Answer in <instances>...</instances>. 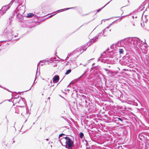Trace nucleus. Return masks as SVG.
Segmentation results:
<instances>
[{"instance_id": "f257e3e1", "label": "nucleus", "mask_w": 149, "mask_h": 149, "mask_svg": "<svg viewBox=\"0 0 149 149\" xmlns=\"http://www.w3.org/2000/svg\"><path fill=\"white\" fill-rule=\"evenodd\" d=\"M17 4H14V6L17 7L13 14V16L15 15V14L18 12V14L23 15L25 12V6L26 0H17Z\"/></svg>"}, {"instance_id": "f03ea898", "label": "nucleus", "mask_w": 149, "mask_h": 149, "mask_svg": "<svg viewBox=\"0 0 149 149\" xmlns=\"http://www.w3.org/2000/svg\"><path fill=\"white\" fill-rule=\"evenodd\" d=\"M106 51L104 52L101 55V56L97 59V61L107 64H112L116 63V61L118 60L116 57H106Z\"/></svg>"}, {"instance_id": "7ed1b4c3", "label": "nucleus", "mask_w": 149, "mask_h": 149, "mask_svg": "<svg viewBox=\"0 0 149 149\" xmlns=\"http://www.w3.org/2000/svg\"><path fill=\"white\" fill-rule=\"evenodd\" d=\"M130 85L129 84V86H127L125 87V99L124 100H123L122 102L125 103V105L126 106H127L129 109H130V108L128 107L129 105L130 104Z\"/></svg>"}, {"instance_id": "20e7f679", "label": "nucleus", "mask_w": 149, "mask_h": 149, "mask_svg": "<svg viewBox=\"0 0 149 149\" xmlns=\"http://www.w3.org/2000/svg\"><path fill=\"white\" fill-rule=\"evenodd\" d=\"M13 33V32L10 27L8 26L4 30L3 34L8 38V40L10 41L12 40L14 37L16 38L18 35V34H17V35H14Z\"/></svg>"}, {"instance_id": "39448f33", "label": "nucleus", "mask_w": 149, "mask_h": 149, "mask_svg": "<svg viewBox=\"0 0 149 149\" xmlns=\"http://www.w3.org/2000/svg\"><path fill=\"white\" fill-rule=\"evenodd\" d=\"M17 0H12L10 3L8 5L3 6L1 9H0V15H2L5 13L6 11L9 9L10 6L13 5L14 6V4L17 5Z\"/></svg>"}, {"instance_id": "423d86ee", "label": "nucleus", "mask_w": 149, "mask_h": 149, "mask_svg": "<svg viewBox=\"0 0 149 149\" xmlns=\"http://www.w3.org/2000/svg\"><path fill=\"white\" fill-rule=\"evenodd\" d=\"M122 65L127 66L130 67V56L129 54H126L123 57L122 60L120 61Z\"/></svg>"}, {"instance_id": "0eeeda50", "label": "nucleus", "mask_w": 149, "mask_h": 149, "mask_svg": "<svg viewBox=\"0 0 149 149\" xmlns=\"http://www.w3.org/2000/svg\"><path fill=\"white\" fill-rule=\"evenodd\" d=\"M65 138L66 140L65 141L66 144L64 145L65 146L66 148L68 149H73L74 146V142L72 139L69 137L66 136L65 137Z\"/></svg>"}, {"instance_id": "6e6552de", "label": "nucleus", "mask_w": 149, "mask_h": 149, "mask_svg": "<svg viewBox=\"0 0 149 149\" xmlns=\"http://www.w3.org/2000/svg\"><path fill=\"white\" fill-rule=\"evenodd\" d=\"M130 37L125 38L118 42L117 45L118 46H123L124 45L126 46H130Z\"/></svg>"}, {"instance_id": "1a4fd4ad", "label": "nucleus", "mask_w": 149, "mask_h": 149, "mask_svg": "<svg viewBox=\"0 0 149 149\" xmlns=\"http://www.w3.org/2000/svg\"><path fill=\"white\" fill-rule=\"evenodd\" d=\"M87 97L88 98V97L86 96H85L82 94H79L78 95L77 99H79L81 103V104H85V106L86 104H88L90 101L89 99H87Z\"/></svg>"}, {"instance_id": "9d476101", "label": "nucleus", "mask_w": 149, "mask_h": 149, "mask_svg": "<svg viewBox=\"0 0 149 149\" xmlns=\"http://www.w3.org/2000/svg\"><path fill=\"white\" fill-rule=\"evenodd\" d=\"M90 102V101L88 104H86L85 107L87 108L88 109V110L90 112H94L96 110V108L94 106V104Z\"/></svg>"}, {"instance_id": "9b49d317", "label": "nucleus", "mask_w": 149, "mask_h": 149, "mask_svg": "<svg viewBox=\"0 0 149 149\" xmlns=\"http://www.w3.org/2000/svg\"><path fill=\"white\" fill-rule=\"evenodd\" d=\"M91 44H90L89 42H87L86 44L84 45L82 47H80L76 49L75 50H76V52H81V53H82L84 51H85L86 50L87 48L91 45Z\"/></svg>"}, {"instance_id": "f8f14e48", "label": "nucleus", "mask_w": 149, "mask_h": 149, "mask_svg": "<svg viewBox=\"0 0 149 149\" xmlns=\"http://www.w3.org/2000/svg\"><path fill=\"white\" fill-rule=\"evenodd\" d=\"M101 137L103 140L102 141L103 142H106L108 144L112 143H111L112 141H111L112 138L110 137L109 136H108L107 135L105 134L104 136H101Z\"/></svg>"}, {"instance_id": "ddd939ff", "label": "nucleus", "mask_w": 149, "mask_h": 149, "mask_svg": "<svg viewBox=\"0 0 149 149\" xmlns=\"http://www.w3.org/2000/svg\"><path fill=\"white\" fill-rule=\"evenodd\" d=\"M115 120H114V122L118 125H121L123 123V117H116L115 118Z\"/></svg>"}, {"instance_id": "4468645a", "label": "nucleus", "mask_w": 149, "mask_h": 149, "mask_svg": "<svg viewBox=\"0 0 149 149\" xmlns=\"http://www.w3.org/2000/svg\"><path fill=\"white\" fill-rule=\"evenodd\" d=\"M55 14H54L51 15V16H49L48 17H47L45 19L40 18V17H43L45 16H43L42 15H40L39 16H38L37 15H35V17L36 18H37L38 20H39L40 22H42L43 21H45L46 19H47L50 16H53Z\"/></svg>"}, {"instance_id": "2eb2a0df", "label": "nucleus", "mask_w": 149, "mask_h": 149, "mask_svg": "<svg viewBox=\"0 0 149 149\" xmlns=\"http://www.w3.org/2000/svg\"><path fill=\"white\" fill-rule=\"evenodd\" d=\"M59 139L58 141L61 143L62 146H64V145L66 144L65 141L66 140L65 138V137H63V138H58Z\"/></svg>"}, {"instance_id": "dca6fc26", "label": "nucleus", "mask_w": 149, "mask_h": 149, "mask_svg": "<svg viewBox=\"0 0 149 149\" xmlns=\"http://www.w3.org/2000/svg\"><path fill=\"white\" fill-rule=\"evenodd\" d=\"M19 107H22V109L21 110L22 111H23V112L21 113V115L23 116L24 117H25L24 115V113H25L26 115L27 114V111L26 108H25V106H19Z\"/></svg>"}, {"instance_id": "f3484780", "label": "nucleus", "mask_w": 149, "mask_h": 149, "mask_svg": "<svg viewBox=\"0 0 149 149\" xmlns=\"http://www.w3.org/2000/svg\"><path fill=\"white\" fill-rule=\"evenodd\" d=\"M103 70L106 72L107 73L109 76H112V75L116 74V73L113 71L109 70L108 69L104 68Z\"/></svg>"}, {"instance_id": "a211bd4d", "label": "nucleus", "mask_w": 149, "mask_h": 149, "mask_svg": "<svg viewBox=\"0 0 149 149\" xmlns=\"http://www.w3.org/2000/svg\"><path fill=\"white\" fill-rule=\"evenodd\" d=\"M59 79V77L58 75H55L53 78V81L54 83H56Z\"/></svg>"}, {"instance_id": "6ab92c4d", "label": "nucleus", "mask_w": 149, "mask_h": 149, "mask_svg": "<svg viewBox=\"0 0 149 149\" xmlns=\"http://www.w3.org/2000/svg\"><path fill=\"white\" fill-rule=\"evenodd\" d=\"M17 19L18 21L19 22H22V20L23 19V15L18 14L17 15Z\"/></svg>"}, {"instance_id": "aec40b11", "label": "nucleus", "mask_w": 149, "mask_h": 149, "mask_svg": "<svg viewBox=\"0 0 149 149\" xmlns=\"http://www.w3.org/2000/svg\"><path fill=\"white\" fill-rule=\"evenodd\" d=\"M79 94L78 93V91L75 90L74 91V90L73 92L72 93L71 95L72 97L74 98H75V97H76L77 99L78 95Z\"/></svg>"}, {"instance_id": "412c9836", "label": "nucleus", "mask_w": 149, "mask_h": 149, "mask_svg": "<svg viewBox=\"0 0 149 149\" xmlns=\"http://www.w3.org/2000/svg\"><path fill=\"white\" fill-rule=\"evenodd\" d=\"M52 59H50V58H47L44 61V60H43L42 61H40V63H43L44 61V63H46L47 64H49V63H51V60H52Z\"/></svg>"}, {"instance_id": "4be33fe9", "label": "nucleus", "mask_w": 149, "mask_h": 149, "mask_svg": "<svg viewBox=\"0 0 149 149\" xmlns=\"http://www.w3.org/2000/svg\"><path fill=\"white\" fill-rule=\"evenodd\" d=\"M98 39L99 38H98V37H97L96 36L94 37L93 38H92L88 42H89V43H90V44H91V45L94 42L96 41H97Z\"/></svg>"}, {"instance_id": "5701e85b", "label": "nucleus", "mask_w": 149, "mask_h": 149, "mask_svg": "<svg viewBox=\"0 0 149 149\" xmlns=\"http://www.w3.org/2000/svg\"><path fill=\"white\" fill-rule=\"evenodd\" d=\"M109 26L107 27L105 29H103L101 32L99 33L97 35V37H98V38H99L100 37H101L102 36H103V33H104L105 31L106 30V29H109Z\"/></svg>"}, {"instance_id": "b1692460", "label": "nucleus", "mask_w": 149, "mask_h": 149, "mask_svg": "<svg viewBox=\"0 0 149 149\" xmlns=\"http://www.w3.org/2000/svg\"><path fill=\"white\" fill-rule=\"evenodd\" d=\"M86 72L85 71L81 76L80 77H79L78 79H83L86 77Z\"/></svg>"}, {"instance_id": "393cba45", "label": "nucleus", "mask_w": 149, "mask_h": 149, "mask_svg": "<svg viewBox=\"0 0 149 149\" xmlns=\"http://www.w3.org/2000/svg\"><path fill=\"white\" fill-rule=\"evenodd\" d=\"M78 93H80V94H85L86 93V91L85 90L83 89H78Z\"/></svg>"}, {"instance_id": "a878e982", "label": "nucleus", "mask_w": 149, "mask_h": 149, "mask_svg": "<svg viewBox=\"0 0 149 149\" xmlns=\"http://www.w3.org/2000/svg\"><path fill=\"white\" fill-rule=\"evenodd\" d=\"M35 14H34L31 13H29L27 14V15L26 16V17L28 18H31L33 16H34L35 17Z\"/></svg>"}, {"instance_id": "bb28decb", "label": "nucleus", "mask_w": 149, "mask_h": 149, "mask_svg": "<svg viewBox=\"0 0 149 149\" xmlns=\"http://www.w3.org/2000/svg\"><path fill=\"white\" fill-rule=\"evenodd\" d=\"M76 8V7H71V8H65L64 9H61V11L62 12L65 11V10H68L69 9H74L75 8Z\"/></svg>"}, {"instance_id": "cd10ccee", "label": "nucleus", "mask_w": 149, "mask_h": 149, "mask_svg": "<svg viewBox=\"0 0 149 149\" xmlns=\"http://www.w3.org/2000/svg\"><path fill=\"white\" fill-rule=\"evenodd\" d=\"M76 105L77 107H84V105L85 106V104H81V102L80 101H79L78 104L77 103H76Z\"/></svg>"}, {"instance_id": "c85d7f7f", "label": "nucleus", "mask_w": 149, "mask_h": 149, "mask_svg": "<svg viewBox=\"0 0 149 149\" xmlns=\"http://www.w3.org/2000/svg\"><path fill=\"white\" fill-rule=\"evenodd\" d=\"M79 136L81 139H84V134L82 132H80L79 133Z\"/></svg>"}, {"instance_id": "c756f323", "label": "nucleus", "mask_w": 149, "mask_h": 149, "mask_svg": "<svg viewBox=\"0 0 149 149\" xmlns=\"http://www.w3.org/2000/svg\"><path fill=\"white\" fill-rule=\"evenodd\" d=\"M112 0H111L109 1L108 2L107 4H106L104 7H103L100 8L97 10V12H100L102 9H103Z\"/></svg>"}, {"instance_id": "7c9ffc66", "label": "nucleus", "mask_w": 149, "mask_h": 149, "mask_svg": "<svg viewBox=\"0 0 149 149\" xmlns=\"http://www.w3.org/2000/svg\"><path fill=\"white\" fill-rule=\"evenodd\" d=\"M40 63H38V64L37 68V71H36V75L35 80L34 81L33 83H36L37 82H35V81H36V80L37 78V71H38V66L40 65Z\"/></svg>"}, {"instance_id": "2f4dec72", "label": "nucleus", "mask_w": 149, "mask_h": 149, "mask_svg": "<svg viewBox=\"0 0 149 149\" xmlns=\"http://www.w3.org/2000/svg\"><path fill=\"white\" fill-rule=\"evenodd\" d=\"M20 98L22 99V100H19V101L18 103H19L20 102H23L25 104V103H26V101L25 99L24 98L22 97H20Z\"/></svg>"}, {"instance_id": "473e14b6", "label": "nucleus", "mask_w": 149, "mask_h": 149, "mask_svg": "<svg viewBox=\"0 0 149 149\" xmlns=\"http://www.w3.org/2000/svg\"><path fill=\"white\" fill-rule=\"evenodd\" d=\"M71 70L70 69H69L66 71L65 74L66 75L68 74L71 72Z\"/></svg>"}, {"instance_id": "72a5a7b5", "label": "nucleus", "mask_w": 149, "mask_h": 149, "mask_svg": "<svg viewBox=\"0 0 149 149\" xmlns=\"http://www.w3.org/2000/svg\"><path fill=\"white\" fill-rule=\"evenodd\" d=\"M12 20L11 19H8V22L7 23V25H8V26H9L11 24V23Z\"/></svg>"}, {"instance_id": "f704fd0d", "label": "nucleus", "mask_w": 149, "mask_h": 149, "mask_svg": "<svg viewBox=\"0 0 149 149\" xmlns=\"http://www.w3.org/2000/svg\"><path fill=\"white\" fill-rule=\"evenodd\" d=\"M108 114L110 116L114 115L115 113H114L112 111H110L108 112Z\"/></svg>"}, {"instance_id": "c9c22d12", "label": "nucleus", "mask_w": 149, "mask_h": 149, "mask_svg": "<svg viewBox=\"0 0 149 149\" xmlns=\"http://www.w3.org/2000/svg\"><path fill=\"white\" fill-rule=\"evenodd\" d=\"M86 142V149H88L89 148V146L88 143L87 142V141L86 140H85Z\"/></svg>"}, {"instance_id": "e433bc0d", "label": "nucleus", "mask_w": 149, "mask_h": 149, "mask_svg": "<svg viewBox=\"0 0 149 149\" xmlns=\"http://www.w3.org/2000/svg\"><path fill=\"white\" fill-rule=\"evenodd\" d=\"M123 50L122 49H119V52L120 54H123Z\"/></svg>"}, {"instance_id": "4c0bfd02", "label": "nucleus", "mask_w": 149, "mask_h": 149, "mask_svg": "<svg viewBox=\"0 0 149 149\" xmlns=\"http://www.w3.org/2000/svg\"><path fill=\"white\" fill-rule=\"evenodd\" d=\"M63 135L66 136V135H65L63 133H61L59 135L58 137V138H61V136Z\"/></svg>"}, {"instance_id": "58836bf2", "label": "nucleus", "mask_w": 149, "mask_h": 149, "mask_svg": "<svg viewBox=\"0 0 149 149\" xmlns=\"http://www.w3.org/2000/svg\"><path fill=\"white\" fill-rule=\"evenodd\" d=\"M50 59H52V60H51L52 61L51 62L52 63L53 61H55L56 59V58L54 57L53 58L52 57V58H51Z\"/></svg>"}, {"instance_id": "ea45409f", "label": "nucleus", "mask_w": 149, "mask_h": 149, "mask_svg": "<svg viewBox=\"0 0 149 149\" xmlns=\"http://www.w3.org/2000/svg\"><path fill=\"white\" fill-rule=\"evenodd\" d=\"M116 149H124L121 146H119Z\"/></svg>"}, {"instance_id": "a19ab883", "label": "nucleus", "mask_w": 149, "mask_h": 149, "mask_svg": "<svg viewBox=\"0 0 149 149\" xmlns=\"http://www.w3.org/2000/svg\"><path fill=\"white\" fill-rule=\"evenodd\" d=\"M122 19V18H119V19H117V20H116V21H113V22H112L111 24H110V25H112V24L114 23L116 21L118 20V19H120V20H121V19Z\"/></svg>"}, {"instance_id": "79ce46f5", "label": "nucleus", "mask_w": 149, "mask_h": 149, "mask_svg": "<svg viewBox=\"0 0 149 149\" xmlns=\"http://www.w3.org/2000/svg\"><path fill=\"white\" fill-rule=\"evenodd\" d=\"M35 13L36 14V15H37L38 16H39L40 15H41L40 14V13L38 12H35Z\"/></svg>"}, {"instance_id": "37998d69", "label": "nucleus", "mask_w": 149, "mask_h": 149, "mask_svg": "<svg viewBox=\"0 0 149 149\" xmlns=\"http://www.w3.org/2000/svg\"><path fill=\"white\" fill-rule=\"evenodd\" d=\"M76 52V50H74V51H73V52H71L70 53L71 54V55H73L74 53L75 52Z\"/></svg>"}, {"instance_id": "c03bdc74", "label": "nucleus", "mask_w": 149, "mask_h": 149, "mask_svg": "<svg viewBox=\"0 0 149 149\" xmlns=\"http://www.w3.org/2000/svg\"><path fill=\"white\" fill-rule=\"evenodd\" d=\"M56 13H59L61 12V10L60 9V10H57L56 11Z\"/></svg>"}, {"instance_id": "a18cd8bd", "label": "nucleus", "mask_w": 149, "mask_h": 149, "mask_svg": "<svg viewBox=\"0 0 149 149\" xmlns=\"http://www.w3.org/2000/svg\"><path fill=\"white\" fill-rule=\"evenodd\" d=\"M21 38V37H20L19 38H18L17 39L13 40H15V41H17V40H18L19 39Z\"/></svg>"}, {"instance_id": "49530a36", "label": "nucleus", "mask_w": 149, "mask_h": 149, "mask_svg": "<svg viewBox=\"0 0 149 149\" xmlns=\"http://www.w3.org/2000/svg\"><path fill=\"white\" fill-rule=\"evenodd\" d=\"M71 55V54H70V53H69L68 54V56L67 57V58L69 57H70Z\"/></svg>"}, {"instance_id": "de8ad7c7", "label": "nucleus", "mask_w": 149, "mask_h": 149, "mask_svg": "<svg viewBox=\"0 0 149 149\" xmlns=\"http://www.w3.org/2000/svg\"><path fill=\"white\" fill-rule=\"evenodd\" d=\"M31 87L30 88V89H29L28 90H26V91H24L22 92V93H23V92H26V91H28L30 90H31Z\"/></svg>"}, {"instance_id": "09e8293b", "label": "nucleus", "mask_w": 149, "mask_h": 149, "mask_svg": "<svg viewBox=\"0 0 149 149\" xmlns=\"http://www.w3.org/2000/svg\"><path fill=\"white\" fill-rule=\"evenodd\" d=\"M61 118H63L64 119H65V117H64V116H61Z\"/></svg>"}, {"instance_id": "8fccbe9b", "label": "nucleus", "mask_w": 149, "mask_h": 149, "mask_svg": "<svg viewBox=\"0 0 149 149\" xmlns=\"http://www.w3.org/2000/svg\"><path fill=\"white\" fill-rule=\"evenodd\" d=\"M3 144H4V145H5L6 146H7L6 145V144H5V142H3Z\"/></svg>"}, {"instance_id": "3c124183", "label": "nucleus", "mask_w": 149, "mask_h": 149, "mask_svg": "<svg viewBox=\"0 0 149 149\" xmlns=\"http://www.w3.org/2000/svg\"><path fill=\"white\" fill-rule=\"evenodd\" d=\"M15 113H19L18 112H17V111H15Z\"/></svg>"}, {"instance_id": "603ef678", "label": "nucleus", "mask_w": 149, "mask_h": 149, "mask_svg": "<svg viewBox=\"0 0 149 149\" xmlns=\"http://www.w3.org/2000/svg\"><path fill=\"white\" fill-rule=\"evenodd\" d=\"M49 139L47 138V139H46V140L47 141H48L49 140Z\"/></svg>"}, {"instance_id": "864d4df0", "label": "nucleus", "mask_w": 149, "mask_h": 149, "mask_svg": "<svg viewBox=\"0 0 149 149\" xmlns=\"http://www.w3.org/2000/svg\"><path fill=\"white\" fill-rule=\"evenodd\" d=\"M110 19V18H109V19H106V20H109Z\"/></svg>"}, {"instance_id": "5fc2aeb1", "label": "nucleus", "mask_w": 149, "mask_h": 149, "mask_svg": "<svg viewBox=\"0 0 149 149\" xmlns=\"http://www.w3.org/2000/svg\"><path fill=\"white\" fill-rule=\"evenodd\" d=\"M15 141L13 140V143H15Z\"/></svg>"}, {"instance_id": "6e6d98bb", "label": "nucleus", "mask_w": 149, "mask_h": 149, "mask_svg": "<svg viewBox=\"0 0 149 149\" xmlns=\"http://www.w3.org/2000/svg\"><path fill=\"white\" fill-rule=\"evenodd\" d=\"M94 64H95V63H93V64H92V66L94 65Z\"/></svg>"}, {"instance_id": "4d7b16f0", "label": "nucleus", "mask_w": 149, "mask_h": 149, "mask_svg": "<svg viewBox=\"0 0 149 149\" xmlns=\"http://www.w3.org/2000/svg\"><path fill=\"white\" fill-rule=\"evenodd\" d=\"M50 99V97H49L48 98V100H49V99Z\"/></svg>"}, {"instance_id": "13d9d810", "label": "nucleus", "mask_w": 149, "mask_h": 149, "mask_svg": "<svg viewBox=\"0 0 149 149\" xmlns=\"http://www.w3.org/2000/svg\"><path fill=\"white\" fill-rule=\"evenodd\" d=\"M86 64H84V65H83L84 66H85L86 65Z\"/></svg>"}, {"instance_id": "bf43d9fd", "label": "nucleus", "mask_w": 149, "mask_h": 149, "mask_svg": "<svg viewBox=\"0 0 149 149\" xmlns=\"http://www.w3.org/2000/svg\"><path fill=\"white\" fill-rule=\"evenodd\" d=\"M19 97V96H18V97H16V98H15L16 99H17V98H18V97Z\"/></svg>"}, {"instance_id": "052dcab7", "label": "nucleus", "mask_w": 149, "mask_h": 149, "mask_svg": "<svg viewBox=\"0 0 149 149\" xmlns=\"http://www.w3.org/2000/svg\"><path fill=\"white\" fill-rule=\"evenodd\" d=\"M104 21H105V19H103V20H102V21H104Z\"/></svg>"}, {"instance_id": "680f3d73", "label": "nucleus", "mask_w": 149, "mask_h": 149, "mask_svg": "<svg viewBox=\"0 0 149 149\" xmlns=\"http://www.w3.org/2000/svg\"><path fill=\"white\" fill-rule=\"evenodd\" d=\"M121 94H120V99L121 98Z\"/></svg>"}, {"instance_id": "e2e57ef3", "label": "nucleus", "mask_w": 149, "mask_h": 149, "mask_svg": "<svg viewBox=\"0 0 149 149\" xmlns=\"http://www.w3.org/2000/svg\"><path fill=\"white\" fill-rule=\"evenodd\" d=\"M9 102H10V100H9Z\"/></svg>"}, {"instance_id": "0e129e2a", "label": "nucleus", "mask_w": 149, "mask_h": 149, "mask_svg": "<svg viewBox=\"0 0 149 149\" xmlns=\"http://www.w3.org/2000/svg\"><path fill=\"white\" fill-rule=\"evenodd\" d=\"M57 56L58 57V58H59V57L58 56Z\"/></svg>"}, {"instance_id": "69168bd1", "label": "nucleus", "mask_w": 149, "mask_h": 149, "mask_svg": "<svg viewBox=\"0 0 149 149\" xmlns=\"http://www.w3.org/2000/svg\"><path fill=\"white\" fill-rule=\"evenodd\" d=\"M124 17V16H122L121 17Z\"/></svg>"}, {"instance_id": "338daca9", "label": "nucleus", "mask_w": 149, "mask_h": 149, "mask_svg": "<svg viewBox=\"0 0 149 149\" xmlns=\"http://www.w3.org/2000/svg\"><path fill=\"white\" fill-rule=\"evenodd\" d=\"M88 131H89V130L88 129L87 132H88Z\"/></svg>"}, {"instance_id": "774afa93", "label": "nucleus", "mask_w": 149, "mask_h": 149, "mask_svg": "<svg viewBox=\"0 0 149 149\" xmlns=\"http://www.w3.org/2000/svg\"><path fill=\"white\" fill-rule=\"evenodd\" d=\"M43 65V64H41V65Z\"/></svg>"}]
</instances>
